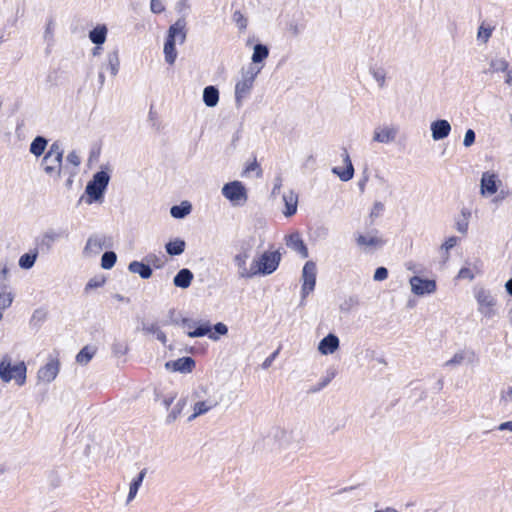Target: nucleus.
<instances>
[{
  "label": "nucleus",
  "instance_id": "a878e982",
  "mask_svg": "<svg viewBox=\"0 0 512 512\" xmlns=\"http://www.w3.org/2000/svg\"><path fill=\"white\" fill-rule=\"evenodd\" d=\"M64 236H66V235L63 231L48 229L42 235L40 245L42 247H45L47 250H49V249H51L54 242L58 241L59 239L63 238Z\"/></svg>",
  "mask_w": 512,
  "mask_h": 512
},
{
  "label": "nucleus",
  "instance_id": "aec40b11",
  "mask_svg": "<svg viewBox=\"0 0 512 512\" xmlns=\"http://www.w3.org/2000/svg\"><path fill=\"white\" fill-rule=\"evenodd\" d=\"M342 157L343 162L346 165V168L342 169L340 167H334L332 168V173L337 175L340 178V180L347 182L351 180L354 176V166L346 149L343 150Z\"/></svg>",
  "mask_w": 512,
  "mask_h": 512
},
{
  "label": "nucleus",
  "instance_id": "2f4dec72",
  "mask_svg": "<svg viewBox=\"0 0 512 512\" xmlns=\"http://www.w3.org/2000/svg\"><path fill=\"white\" fill-rule=\"evenodd\" d=\"M146 475V469H143L140 471V473L133 479V481L130 483L129 486V493L127 496V503H130L137 495L138 490L140 486L142 485V482L144 480V477Z\"/></svg>",
  "mask_w": 512,
  "mask_h": 512
},
{
  "label": "nucleus",
  "instance_id": "cd10ccee",
  "mask_svg": "<svg viewBox=\"0 0 512 512\" xmlns=\"http://www.w3.org/2000/svg\"><path fill=\"white\" fill-rule=\"evenodd\" d=\"M128 269L131 273L138 274L143 279H148L152 276V269L149 265L139 261H132Z\"/></svg>",
  "mask_w": 512,
  "mask_h": 512
},
{
  "label": "nucleus",
  "instance_id": "6e6d98bb",
  "mask_svg": "<svg viewBox=\"0 0 512 512\" xmlns=\"http://www.w3.org/2000/svg\"><path fill=\"white\" fill-rule=\"evenodd\" d=\"M127 350H128V347L125 344L120 343V342H116L112 346L113 353L118 357L125 355Z\"/></svg>",
  "mask_w": 512,
  "mask_h": 512
},
{
  "label": "nucleus",
  "instance_id": "39448f33",
  "mask_svg": "<svg viewBox=\"0 0 512 512\" xmlns=\"http://www.w3.org/2000/svg\"><path fill=\"white\" fill-rule=\"evenodd\" d=\"M474 296L477 302L478 312L487 319H492L498 315L497 299L491 291L485 288H475Z\"/></svg>",
  "mask_w": 512,
  "mask_h": 512
},
{
  "label": "nucleus",
  "instance_id": "f3484780",
  "mask_svg": "<svg viewBox=\"0 0 512 512\" xmlns=\"http://www.w3.org/2000/svg\"><path fill=\"white\" fill-rule=\"evenodd\" d=\"M248 258L249 253L246 250L237 253L233 258V262L237 266L238 274L241 278H252L254 276L253 263L249 269L246 267V261Z\"/></svg>",
  "mask_w": 512,
  "mask_h": 512
},
{
  "label": "nucleus",
  "instance_id": "338daca9",
  "mask_svg": "<svg viewBox=\"0 0 512 512\" xmlns=\"http://www.w3.org/2000/svg\"><path fill=\"white\" fill-rule=\"evenodd\" d=\"M384 209V205L381 202H375L373 205V209L371 212V217L375 216L377 217L380 212H382Z\"/></svg>",
  "mask_w": 512,
  "mask_h": 512
},
{
  "label": "nucleus",
  "instance_id": "5fc2aeb1",
  "mask_svg": "<svg viewBox=\"0 0 512 512\" xmlns=\"http://www.w3.org/2000/svg\"><path fill=\"white\" fill-rule=\"evenodd\" d=\"M475 138H476V135H475L474 130L468 129L464 135V140H463L464 147L468 148V147L472 146L475 142Z\"/></svg>",
  "mask_w": 512,
  "mask_h": 512
},
{
  "label": "nucleus",
  "instance_id": "c03bdc74",
  "mask_svg": "<svg viewBox=\"0 0 512 512\" xmlns=\"http://www.w3.org/2000/svg\"><path fill=\"white\" fill-rule=\"evenodd\" d=\"M185 405H186V400L180 399L176 403L174 408L171 410V412L168 414V416L166 418L167 423H173L178 418V416L181 414Z\"/></svg>",
  "mask_w": 512,
  "mask_h": 512
},
{
  "label": "nucleus",
  "instance_id": "c756f323",
  "mask_svg": "<svg viewBox=\"0 0 512 512\" xmlns=\"http://www.w3.org/2000/svg\"><path fill=\"white\" fill-rule=\"evenodd\" d=\"M269 56V49L266 45L256 44L253 48L251 57L252 64L250 66H257L262 63Z\"/></svg>",
  "mask_w": 512,
  "mask_h": 512
},
{
  "label": "nucleus",
  "instance_id": "603ef678",
  "mask_svg": "<svg viewBox=\"0 0 512 512\" xmlns=\"http://www.w3.org/2000/svg\"><path fill=\"white\" fill-rule=\"evenodd\" d=\"M13 302L12 293H0V309L8 308Z\"/></svg>",
  "mask_w": 512,
  "mask_h": 512
},
{
  "label": "nucleus",
  "instance_id": "e2e57ef3",
  "mask_svg": "<svg viewBox=\"0 0 512 512\" xmlns=\"http://www.w3.org/2000/svg\"><path fill=\"white\" fill-rule=\"evenodd\" d=\"M215 333L218 335H226L228 333V328L224 323H217L214 325Z\"/></svg>",
  "mask_w": 512,
  "mask_h": 512
},
{
  "label": "nucleus",
  "instance_id": "3c124183",
  "mask_svg": "<svg viewBox=\"0 0 512 512\" xmlns=\"http://www.w3.org/2000/svg\"><path fill=\"white\" fill-rule=\"evenodd\" d=\"M233 20L235 21V23L239 29H241V30L246 29L247 19L244 17V15L240 11L234 12Z\"/></svg>",
  "mask_w": 512,
  "mask_h": 512
},
{
  "label": "nucleus",
  "instance_id": "9d476101",
  "mask_svg": "<svg viewBox=\"0 0 512 512\" xmlns=\"http://www.w3.org/2000/svg\"><path fill=\"white\" fill-rule=\"evenodd\" d=\"M411 292L416 296H425L435 293L437 289L436 281L422 278L414 275L409 279Z\"/></svg>",
  "mask_w": 512,
  "mask_h": 512
},
{
  "label": "nucleus",
  "instance_id": "7ed1b4c3",
  "mask_svg": "<svg viewBox=\"0 0 512 512\" xmlns=\"http://www.w3.org/2000/svg\"><path fill=\"white\" fill-rule=\"evenodd\" d=\"M27 367L24 361L12 364L11 356L4 354L0 360V379L4 383H9L11 380L22 386L26 382Z\"/></svg>",
  "mask_w": 512,
  "mask_h": 512
},
{
  "label": "nucleus",
  "instance_id": "ea45409f",
  "mask_svg": "<svg viewBox=\"0 0 512 512\" xmlns=\"http://www.w3.org/2000/svg\"><path fill=\"white\" fill-rule=\"evenodd\" d=\"M499 404L508 407L512 404V385L504 387L499 393Z\"/></svg>",
  "mask_w": 512,
  "mask_h": 512
},
{
  "label": "nucleus",
  "instance_id": "49530a36",
  "mask_svg": "<svg viewBox=\"0 0 512 512\" xmlns=\"http://www.w3.org/2000/svg\"><path fill=\"white\" fill-rule=\"evenodd\" d=\"M466 359V353L464 351L457 352L453 357L447 360L444 364L446 367H455L461 365Z\"/></svg>",
  "mask_w": 512,
  "mask_h": 512
},
{
  "label": "nucleus",
  "instance_id": "864d4df0",
  "mask_svg": "<svg viewBox=\"0 0 512 512\" xmlns=\"http://www.w3.org/2000/svg\"><path fill=\"white\" fill-rule=\"evenodd\" d=\"M457 278L458 279H468L469 281H472L475 278V274L471 268L463 267L458 272Z\"/></svg>",
  "mask_w": 512,
  "mask_h": 512
},
{
  "label": "nucleus",
  "instance_id": "8fccbe9b",
  "mask_svg": "<svg viewBox=\"0 0 512 512\" xmlns=\"http://www.w3.org/2000/svg\"><path fill=\"white\" fill-rule=\"evenodd\" d=\"M491 34L492 28L481 25L478 29L477 38L478 40H481L483 43H486L491 37Z\"/></svg>",
  "mask_w": 512,
  "mask_h": 512
},
{
  "label": "nucleus",
  "instance_id": "c85d7f7f",
  "mask_svg": "<svg viewBox=\"0 0 512 512\" xmlns=\"http://www.w3.org/2000/svg\"><path fill=\"white\" fill-rule=\"evenodd\" d=\"M203 102L207 107H215L219 102V90L215 86H207L203 90Z\"/></svg>",
  "mask_w": 512,
  "mask_h": 512
},
{
  "label": "nucleus",
  "instance_id": "bf43d9fd",
  "mask_svg": "<svg viewBox=\"0 0 512 512\" xmlns=\"http://www.w3.org/2000/svg\"><path fill=\"white\" fill-rule=\"evenodd\" d=\"M469 221L467 219H460L456 222V230L461 234H466L468 231Z\"/></svg>",
  "mask_w": 512,
  "mask_h": 512
},
{
  "label": "nucleus",
  "instance_id": "09e8293b",
  "mask_svg": "<svg viewBox=\"0 0 512 512\" xmlns=\"http://www.w3.org/2000/svg\"><path fill=\"white\" fill-rule=\"evenodd\" d=\"M287 31L291 36L297 37L303 31V26L297 21L292 20L287 24Z\"/></svg>",
  "mask_w": 512,
  "mask_h": 512
},
{
  "label": "nucleus",
  "instance_id": "f03ea898",
  "mask_svg": "<svg viewBox=\"0 0 512 512\" xmlns=\"http://www.w3.org/2000/svg\"><path fill=\"white\" fill-rule=\"evenodd\" d=\"M270 437L273 441L274 450L284 457L295 454L303 445L301 433L293 429H286L280 426L274 427Z\"/></svg>",
  "mask_w": 512,
  "mask_h": 512
},
{
  "label": "nucleus",
  "instance_id": "58836bf2",
  "mask_svg": "<svg viewBox=\"0 0 512 512\" xmlns=\"http://www.w3.org/2000/svg\"><path fill=\"white\" fill-rule=\"evenodd\" d=\"M47 143L44 137L37 136L30 145V152L37 157L42 155L47 147Z\"/></svg>",
  "mask_w": 512,
  "mask_h": 512
},
{
  "label": "nucleus",
  "instance_id": "72a5a7b5",
  "mask_svg": "<svg viewBox=\"0 0 512 512\" xmlns=\"http://www.w3.org/2000/svg\"><path fill=\"white\" fill-rule=\"evenodd\" d=\"M107 28L105 25L97 26L89 32L92 43L102 45L106 41Z\"/></svg>",
  "mask_w": 512,
  "mask_h": 512
},
{
  "label": "nucleus",
  "instance_id": "0eeeda50",
  "mask_svg": "<svg viewBox=\"0 0 512 512\" xmlns=\"http://www.w3.org/2000/svg\"><path fill=\"white\" fill-rule=\"evenodd\" d=\"M109 181L110 175L106 171H99L93 175L92 180L88 182L85 188V192L88 195V204L102 201Z\"/></svg>",
  "mask_w": 512,
  "mask_h": 512
},
{
  "label": "nucleus",
  "instance_id": "37998d69",
  "mask_svg": "<svg viewBox=\"0 0 512 512\" xmlns=\"http://www.w3.org/2000/svg\"><path fill=\"white\" fill-rule=\"evenodd\" d=\"M370 73L373 76L374 80L377 82L380 88L385 86L386 81V71L382 67H372L370 68Z\"/></svg>",
  "mask_w": 512,
  "mask_h": 512
},
{
  "label": "nucleus",
  "instance_id": "393cba45",
  "mask_svg": "<svg viewBox=\"0 0 512 512\" xmlns=\"http://www.w3.org/2000/svg\"><path fill=\"white\" fill-rule=\"evenodd\" d=\"M187 335L191 338H198L208 335V337L214 341L219 339L215 333H211V325L208 321L202 322L193 331H188Z\"/></svg>",
  "mask_w": 512,
  "mask_h": 512
},
{
  "label": "nucleus",
  "instance_id": "a18cd8bd",
  "mask_svg": "<svg viewBox=\"0 0 512 512\" xmlns=\"http://www.w3.org/2000/svg\"><path fill=\"white\" fill-rule=\"evenodd\" d=\"M117 260V256L113 251H107L102 255L101 266L103 269H111Z\"/></svg>",
  "mask_w": 512,
  "mask_h": 512
},
{
  "label": "nucleus",
  "instance_id": "5701e85b",
  "mask_svg": "<svg viewBox=\"0 0 512 512\" xmlns=\"http://www.w3.org/2000/svg\"><path fill=\"white\" fill-rule=\"evenodd\" d=\"M193 278V273L189 269L183 268L175 275L173 284L178 288L186 289L191 285Z\"/></svg>",
  "mask_w": 512,
  "mask_h": 512
},
{
  "label": "nucleus",
  "instance_id": "0e129e2a",
  "mask_svg": "<svg viewBox=\"0 0 512 512\" xmlns=\"http://www.w3.org/2000/svg\"><path fill=\"white\" fill-rule=\"evenodd\" d=\"M279 353V350H276L275 352H273L269 357H267L264 362L262 363V367L264 369H267L271 366L272 362L274 361V359L276 358V356L278 355Z\"/></svg>",
  "mask_w": 512,
  "mask_h": 512
},
{
  "label": "nucleus",
  "instance_id": "79ce46f5",
  "mask_svg": "<svg viewBox=\"0 0 512 512\" xmlns=\"http://www.w3.org/2000/svg\"><path fill=\"white\" fill-rule=\"evenodd\" d=\"M107 62H108L107 66H108L111 74L113 76H115L118 73L119 65H120L118 52L113 51V52L109 53L107 56Z\"/></svg>",
  "mask_w": 512,
  "mask_h": 512
},
{
  "label": "nucleus",
  "instance_id": "4d7b16f0",
  "mask_svg": "<svg viewBox=\"0 0 512 512\" xmlns=\"http://www.w3.org/2000/svg\"><path fill=\"white\" fill-rule=\"evenodd\" d=\"M150 9L153 13L159 14L165 10V6L162 0H151L150 1Z\"/></svg>",
  "mask_w": 512,
  "mask_h": 512
},
{
  "label": "nucleus",
  "instance_id": "f704fd0d",
  "mask_svg": "<svg viewBox=\"0 0 512 512\" xmlns=\"http://www.w3.org/2000/svg\"><path fill=\"white\" fill-rule=\"evenodd\" d=\"M191 204L187 201L182 202L180 205H174L170 209V214L176 219H182L191 212Z\"/></svg>",
  "mask_w": 512,
  "mask_h": 512
},
{
  "label": "nucleus",
  "instance_id": "13d9d810",
  "mask_svg": "<svg viewBox=\"0 0 512 512\" xmlns=\"http://www.w3.org/2000/svg\"><path fill=\"white\" fill-rule=\"evenodd\" d=\"M388 277V270L385 267H378L374 273L375 281H383Z\"/></svg>",
  "mask_w": 512,
  "mask_h": 512
},
{
  "label": "nucleus",
  "instance_id": "f257e3e1",
  "mask_svg": "<svg viewBox=\"0 0 512 512\" xmlns=\"http://www.w3.org/2000/svg\"><path fill=\"white\" fill-rule=\"evenodd\" d=\"M193 413L188 417L191 422L197 417L202 416L220 405L223 395L212 385H199L192 394Z\"/></svg>",
  "mask_w": 512,
  "mask_h": 512
},
{
  "label": "nucleus",
  "instance_id": "6e6552de",
  "mask_svg": "<svg viewBox=\"0 0 512 512\" xmlns=\"http://www.w3.org/2000/svg\"><path fill=\"white\" fill-rule=\"evenodd\" d=\"M221 192L234 206H242L248 199L247 189L240 181L226 183Z\"/></svg>",
  "mask_w": 512,
  "mask_h": 512
},
{
  "label": "nucleus",
  "instance_id": "bb28decb",
  "mask_svg": "<svg viewBox=\"0 0 512 512\" xmlns=\"http://www.w3.org/2000/svg\"><path fill=\"white\" fill-rule=\"evenodd\" d=\"M357 245L360 247L378 248L384 244V241L376 235H358Z\"/></svg>",
  "mask_w": 512,
  "mask_h": 512
},
{
  "label": "nucleus",
  "instance_id": "69168bd1",
  "mask_svg": "<svg viewBox=\"0 0 512 512\" xmlns=\"http://www.w3.org/2000/svg\"><path fill=\"white\" fill-rule=\"evenodd\" d=\"M103 283H104V280H98V279L93 278V279L89 280L85 289L88 290V289L100 287Z\"/></svg>",
  "mask_w": 512,
  "mask_h": 512
},
{
  "label": "nucleus",
  "instance_id": "423d86ee",
  "mask_svg": "<svg viewBox=\"0 0 512 512\" xmlns=\"http://www.w3.org/2000/svg\"><path fill=\"white\" fill-rule=\"evenodd\" d=\"M63 150L58 142L51 144L48 152L42 159L41 166L49 176L60 177L62 168Z\"/></svg>",
  "mask_w": 512,
  "mask_h": 512
},
{
  "label": "nucleus",
  "instance_id": "1a4fd4ad",
  "mask_svg": "<svg viewBox=\"0 0 512 512\" xmlns=\"http://www.w3.org/2000/svg\"><path fill=\"white\" fill-rule=\"evenodd\" d=\"M280 262V254L278 252H265L258 259L253 261L254 276L257 274L273 273Z\"/></svg>",
  "mask_w": 512,
  "mask_h": 512
},
{
  "label": "nucleus",
  "instance_id": "7c9ffc66",
  "mask_svg": "<svg viewBox=\"0 0 512 512\" xmlns=\"http://www.w3.org/2000/svg\"><path fill=\"white\" fill-rule=\"evenodd\" d=\"M173 369L182 373H189L195 367V361L191 357H182L172 363Z\"/></svg>",
  "mask_w": 512,
  "mask_h": 512
},
{
  "label": "nucleus",
  "instance_id": "6ab92c4d",
  "mask_svg": "<svg viewBox=\"0 0 512 512\" xmlns=\"http://www.w3.org/2000/svg\"><path fill=\"white\" fill-rule=\"evenodd\" d=\"M339 346V338L335 334L329 333L319 342L318 351L322 355H331L339 349Z\"/></svg>",
  "mask_w": 512,
  "mask_h": 512
},
{
  "label": "nucleus",
  "instance_id": "052dcab7",
  "mask_svg": "<svg viewBox=\"0 0 512 512\" xmlns=\"http://www.w3.org/2000/svg\"><path fill=\"white\" fill-rule=\"evenodd\" d=\"M169 324H181V319L179 320L175 316V310L174 309H171L168 312V319L163 321V325H169Z\"/></svg>",
  "mask_w": 512,
  "mask_h": 512
},
{
  "label": "nucleus",
  "instance_id": "774afa93",
  "mask_svg": "<svg viewBox=\"0 0 512 512\" xmlns=\"http://www.w3.org/2000/svg\"><path fill=\"white\" fill-rule=\"evenodd\" d=\"M497 429L499 431H511L512 432V421H507V422H503L501 423Z\"/></svg>",
  "mask_w": 512,
  "mask_h": 512
},
{
  "label": "nucleus",
  "instance_id": "c9c22d12",
  "mask_svg": "<svg viewBox=\"0 0 512 512\" xmlns=\"http://www.w3.org/2000/svg\"><path fill=\"white\" fill-rule=\"evenodd\" d=\"M175 43H176L175 40L167 37L166 42L164 44L165 60L170 65L174 64V62L177 58V51L175 48Z\"/></svg>",
  "mask_w": 512,
  "mask_h": 512
},
{
  "label": "nucleus",
  "instance_id": "680f3d73",
  "mask_svg": "<svg viewBox=\"0 0 512 512\" xmlns=\"http://www.w3.org/2000/svg\"><path fill=\"white\" fill-rule=\"evenodd\" d=\"M66 159H67V162H69L70 164H72L75 167L79 166L81 163L80 157L75 151L70 152L67 155Z\"/></svg>",
  "mask_w": 512,
  "mask_h": 512
},
{
  "label": "nucleus",
  "instance_id": "a211bd4d",
  "mask_svg": "<svg viewBox=\"0 0 512 512\" xmlns=\"http://www.w3.org/2000/svg\"><path fill=\"white\" fill-rule=\"evenodd\" d=\"M285 240L288 248L300 254L302 258L308 257V248L302 240L299 232H294L286 236Z\"/></svg>",
  "mask_w": 512,
  "mask_h": 512
},
{
  "label": "nucleus",
  "instance_id": "2eb2a0df",
  "mask_svg": "<svg viewBox=\"0 0 512 512\" xmlns=\"http://www.w3.org/2000/svg\"><path fill=\"white\" fill-rule=\"evenodd\" d=\"M500 181L497 175L490 172H484L480 180V193L482 196H491L498 190V183Z\"/></svg>",
  "mask_w": 512,
  "mask_h": 512
},
{
  "label": "nucleus",
  "instance_id": "dca6fc26",
  "mask_svg": "<svg viewBox=\"0 0 512 512\" xmlns=\"http://www.w3.org/2000/svg\"><path fill=\"white\" fill-rule=\"evenodd\" d=\"M431 136L434 141L442 140L449 136L451 132V125L445 119H438L430 125Z\"/></svg>",
  "mask_w": 512,
  "mask_h": 512
},
{
  "label": "nucleus",
  "instance_id": "473e14b6",
  "mask_svg": "<svg viewBox=\"0 0 512 512\" xmlns=\"http://www.w3.org/2000/svg\"><path fill=\"white\" fill-rule=\"evenodd\" d=\"M185 246V241L177 238L173 241H169L168 243H166L165 249L170 256H178L184 252Z\"/></svg>",
  "mask_w": 512,
  "mask_h": 512
},
{
  "label": "nucleus",
  "instance_id": "de8ad7c7",
  "mask_svg": "<svg viewBox=\"0 0 512 512\" xmlns=\"http://www.w3.org/2000/svg\"><path fill=\"white\" fill-rule=\"evenodd\" d=\"M458 241V237L451 236L441 245L440 250L445 253V259H448L449 251L457 245Z\"/></svg>",
  "mask_w": 512,
  "mask_h": 512
},
{
  "label": "nucleus",
  "instance_id": "e433bc0d",
  "mask_svg": "<svg viewBox=\"0 0 512 512\" xmlns=\"http://www.w3.org/2000/svg\"><path fill=\"white\" fill-rule=\"evenodd\" d=\"M508 69V62L503 58H493L489 62V68L484 73L505 72Z\"/></svg>",
  "mask_w": 512,
  "mask_h": 512
},
{
  "label": "nucleus",
  "instance_id": "f8f14e48",
  "mask_svg": "<svg viewBox=\"0 0 512 512\" xmlns=\"http://www.w3.org/2000/svg\"><path fill=\"white\" fill-rule=\"evenodd\" d=\"M109 238L102 234H94L91 235L86 242V245L83 249V253L85 256H95L98 255L104 248L109 247L108 243Z\"/></svg>",
  "mask_w": 512,
  "mask_h": 512
},
{
  "label": "nucleus",
  "instance_id": "412c9836",
  "mask_svg": "<svg viewBox=\"0 0 512 512\" xmlns=\"http://www.w3.org/2000/svg\"><path fill=\"white\" fill-rule=\"evenodd\" d=\"M185 26V20L178 19L173 25L170 26L167 37L175 40V42L179 40L180 43H183L186 39Z\"/></svg>",
  "mask_w": 512,
  "mask_h": 512
},
{
  "label": "nucleus",
  "instance_id": "9b49d317",
  "mask_svg": "<svg viewBox=\"0 0 512 512\" xmlns=\"http://www.w3.org/2000/svg\"><path fill=\"white\" fill-rule=\"evenodd\" d=\"M317 268L313 261H307L302 270V298L308 296L311 293L316 284Z\"/></svg>",
  "mask_w": 512,
  "mask_h": 512
},
{
  "label": "nucleus",
  "instance_id": "4be33fe9",
  "mask_svg": "<svg viewBox=\"0 0 512 512\" xmlns=\"http://www.w3.org/2000/svg\"><path fill=\"white\" fill-rule=\"evenodd\" d=\"M142 331L145 334H153L163 345L167 343L166 334L161 330L157 322L142 321Z\"/></svg>",
  "mask_w": 512,
  "mask_h": 512
},
{
  "label": "nucleus",
  "instance_id": "ddd939ff",
  "mask_svg": "<svg viewBox=\"0 0 512 512\" xmlns=\"http://www.w3.org/2000/svg\"><path fill=\"white\" fill-rule=\"evenodd\" d=\"M398 128L394 125L378 126L373 131L372 141L380 144H389L395 141Z\"/></svg>",
  "mask_w": 512,
  "mask_h": 512
},
{
  "label": "nucleus",
  "instance_id": "4c0bfd02",
  "mask_svg": "<svg viewBox=\"0 0 512 512\" xmlns=\"http://www.w3.org/2000/svg\"><path fill=\"white\" fill-rule=\"evenodd\" d=\"M96 348L93 346H85L76 356L77 363L81 365H86L95 355Z\"/></svg>",
  "mask_w": 512,
  "mask_h": 512
},
{
  "label": "nucleus",
  "instance_id": "20e7f679",
  "mask_svg": "<svg viewBox=\"0 0 512 512\" xmlns=\"http://www.w3.org/2000/svg\"><path fill=\"white\" fill-rule=\"evenodd\" d=\"M262 68L263 66H248L241 70V79L235 85V103L237 107H241L243 100L250 95Z\"/></svg>",
  "mask_w": 512,
  "mask_h": 512
},
{
  "label": "nucleus",
  "instance_id": "b1692460",
  "mask_svg": "<svg viewBox=\"0 0 512 512\" xmlns=\"http://www.w3.org/2000/svg\"><path fill=\"white\" fill-rule=\"evenodd\" d=\"M283 201L285 203L284 215L290 217L297 211L298 195L294 191H288L283 195Z\"/></svg>",
  "mask_w": 512,
  "mask_h": 512
},
{
  "label": "nucleus",
  "instance_id": "a19ab883",
  "mask_svg": "<svg viewBox=\"0 0 512 512\" xmlns=\"http://www.w3.org/2000/svg\"><path fill=\"white\" fill-rule=\"evenodd\" d=\"M37 255H38L37 252L23 254L19 259V266L22 269L32 268L37 259Z\"/></svg>",
  "mask_w": 512,
  "mask_h": 512
},
{
  "label": "nucleus",
  "instance_id": "4468645a",
  "mask_svg": "<svg viewBox=\"0 0 512 512\" xmlns=\"http://www.w3.org/2000/svg\"><path fill=\"white\" fill-rule=\"evenodd\" d=\"M59 361L57 359H50L44 366L37 372V379L43 383L52 382L59 373Z\"/></svg>",
  "mask_w": 512,
  "mask_h": 512
}]
</instances>
